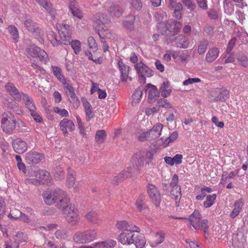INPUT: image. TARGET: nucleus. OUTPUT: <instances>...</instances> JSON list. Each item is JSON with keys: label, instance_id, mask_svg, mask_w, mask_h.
<instances>
[{"label": "nucleus", "instance_id": "nucleus-1", "mask_svg": "<svg viewBox=\"0 0 248 248\" xmlns=\"http://www.w3.org/2000/svg\"><path fill=\"white\" fill-rule=\"evenodd\" d=\"M43 197L46 204L52 205L56 203L58 209L63 208L70 202L66 192L58 188L45 191L43 194Z\"/></svg>", "mask_w": 248, "mask_h": 248}, {"label": "nucleus", "instance_id": "nucleus-2", "mask_svg": "<svg viewBox=\"0 0 248 248\" xmlns=\"http://www.w3.org/2000/svg\"><path fill=\"white\" fill-rule=\"evenodd\" d=\"M67 202L63 208H60L67 222L71 225H76L79 222L80 217L78 209Z\"/></svg>", "mask_w": 248, "mask_h": 248}, {"label": "nucleus", "instance_id": "nucleus-3", "mask_svg": "<svg viewBox=\"0 0 248 248\" xmlns=\"http://www.w3.org/2000/svg\"><path fill=\"white\" fill-rule=\"evenodd\" d=\"M191 224L196 230H203L205 233L208 232V221L201 219V215L198 211L195 210L189 217Z\"/></svg>", "mask_w": 248, "mask_h": 248}, {"label": "nucleus", "instance_id": "nucleus-4", "mask_svg": "<svg viewBox=\"0 0 248 248\" xmlns=\"http://www.w3.org/2000/svg\"><path fill=\"white\" fill-rule=\"evenodd\" d=\"M97 233L95 230H88L84 232H78L73 236V240L76 243H89L96 239Z\"/></svg>", "mask_w": 248, "mask_h": 248}, {"label": "nucleus", "instance_id": "nucleus-5", "mask_svg": "<svg viewBox=\"0 0 248 248\" xmlns=\"http://www.w3.org/2000/svg\"><path fill=\"white\" fill-rule=\"evenodd\" d=\"M1 127L6 133L12 132L16 127V120L10 112H5L1 120Z\"/></svg>", "mask_w": 248, "mask_h": 248}, {"label": "nucleus", "instance_id": "nucleus-6", "mask_svg": "<svg viewBox=\"0 0 248 248\" xmlns=\"http://www.w3.org/2000/svg\"><path fill=\"white\" fill-rule=\"evenodd\" d=\"M26 54L33 58L38 57L40 61L47 62L48 60L46 53L34 45L28 46L26 48Z\"/></svg>", "mask_w": 248, "mask_h": 248}, {"label": "nucleus", "instance_id": "nucleus-7", "mask_svg": "<svg viewBox=\"0 0 248 248\" xmlns=\"http://www.w3.org/2000/svg\"><path fill=\"white\" fill-rule=\"evenodd\" d=\"M31 176L37 178L43 185H50L52 183V179L49 172L44 170H36L31 173Z\"/></svg>", "mask_w": 248, "mask_h": 248}, {"label": "nucleus", "instance_id": "nucleus-8", "mask_svg": "<svg viewBox=\"0 0 248 248\" xmlns=\"http://www.w3.org/2000/svg\"><path fill=\"white\" fill-rule=\"evenodd\" d=\"M147 193L154 204L156 207L160 205L161 198L158 188L154 185L149 184L147 186Z\"/></svg>", "mask_w": 248, "mask_h": 248}, {"label": "nucleus", "instance_id": "nucleus-9", "mask_svg": "<svg viewBox=\"0 0 248 248\" xmlns=\"http://www.w3.org/2000/svg\"><path fill=\"white\" fill-rule=\"evenodd\" d=\"M69 26L64 25L59 31V36L61 38L60 45H68L71 41L72 31L70 29Z\"/></svg>", "mask_w": 248, "mask_h": 248}, {"label": "nucleus", "instance_id": "nucleus-10", "mask_svg": "<svg viewBox=\"0 0 248 248\" xmlns=\"http://www.w3.org/2000/svg\"><path fill=\"white\" fill-rule=\"evenodd\" d=\"M145 91L148 95V100L150 103L155 102L159 97V92L157 88L152 84H148L145 86Z\"/></svg>", "mask_w": 248, "mask_h": 248}, {"label": "nucleus", "instance_id": "nucleus-11", "mask_svg": "<svg viewBox=\"0 0 248 248\" xmlns=\"http://www.w3.org/2000/svg\"><path fill=\"white\" fill-rule=\"evenodd\" d=\"M6 92L15 101L19 102L21 100L22 92L20 93L15 85L11 82H8L5 85Z\"/></svg>", "mask_w": 248, "mask_h": 248}, {"label": "nucleus", "instance_id": "nucleus-12", "mask_svg": "<svg viewBox=\"0 0 248 248\" xmlns=\"http://www.w3.org/2000/svg\"><path fill=\"white\" fill-rule=\"evenodd\" d=\"M44 158L42 154L35 151H30L28 152L25 157V160L29 164H37Z\"/></svg>", "mask_w": 248, "mask_h": 248}, {"label": "nucleus", "instance_id": "nucleus-13", "mask_svg": "<svg viewBox=\"0 0 248 248\" xmlns=\"http://www.w3.org/2000/svg\"><path fill=\"white\" fill-rule=\"evenodd\" d=\"M24 25L26 29L35 36H38L41 31L38 24L33 21L31 19H27L24 22Z\"/></svg>", "mask_w": 248, "mask_h": 248}, {"label": "nucleus", "instance_id": "nucleus-14", "mask_svg": "<svg viewBox=\"0 0 248 248\" xmlns=\"http://www.w3.org/2000/svg\"><path fill=\"white\" fill-rule=\"evenodd\" d=\"M59 125L61 130L62 131L65 136H67L68 135V130L70 131H73L75 129V126L73 122L68 119H64L62 120Z\"/></svg>", "mask_w": 248, "mask_h": 248}, {"label": "nucleus", "instance_id": "nucleus-15", "mask_svg": "<svg viewBox=\"0 0 248 248\" xmlns=\"http://www.w3.org/2000/svg\"><path fill=\"white\" fill-rule=\"evenodd\" d=\"M12 146L14 151L19 154H23L28 149L26 142L20 139L14 140L12 142Z\"/></svg>", "mask_w": 248, "mask_h": 248}, {"label": "nucleus", "instance_id": "nucleus-16", "mask_svg": "<svg viewBox=\"0 0 248 248\" xmlns=\"http://www.w3.org/2000/svg\"><path fill=\"white\" fill-rule=\"evenodd\" d=\"M108 12L113 18H116L120 17L122 15L124 10L120 5L114 4L108 7Z\"/></svg>", "mask_w": 248, "mask_h": 248}, {"label": "nucleus", "instance_id": "nucleus-17", "mask_svg": "<svg viewBox=\"0 0 248 248\" xmlns=\"http://www.w3.org/2000/svg\"><path fill=\"white\" fill-rule=\"evenodd\" d=\"M133 232H123L119 236V241L123 245H129L133 243V240L132 238L134 237H137L138 234H132Z\"/></svg>", "mask_w": 248, "mask_h": 248}, {"label": "nucleus", "instance_id": "nucleus-18", "mask_svg": "<svg viewBox=\"0 0 248 248\" xmlns=\"http://www.w3.org/2000/svg\"><path fill=\"white\" fill-rule=\"evenodd\" d=\"M116 226L118 230H122L124 232H133L139 229L137 226L129 224L125 220L117 221Z\"/></svg>", "mask_w": 248, "mask_h": 248}, {"label": "nucleus", "instance_id": "nucleus-19", "mask_svg": "<svg viewBox=\"0 0 248 248\" xmlns=\"http://www.w3.org/2000/svg\"><path fill=\"white\" fill-rule=\"evenodd\" d=\"M181 27L182 25L180 22L173 19H169L167 21V30L173 34H177Z\"/></svg>", "mask_w": 248, "mask_h": 248}, {"label": "nucleus", "instance_id": "nucleus-20", "mask_svg": "<svg viewBox=\"0 0 248 248\" xmlns=\"http://www.w3.org/2000/svg\"><path fill=\"white\" fill-rule=\"evenodd\" d=\"M40 6L43 7L46 11L52 17H55V10L49 0H35Z\"/></svg>", "mask_w": 248, "mask_h": 248}, {"label": "nucleus", "instance_id": "nucleus-21", "mask_svg": "<svg viewBox=\"0 0 248 248\" xmlns=\"http://www.w3.org/2000/svg\"><path fill=\"white\" fill-rule=\"evenodd\" d=\"M164 126L160 123H157L149 130L151 140H155L160 137Z\"/></svg>", "mask_w": 248, "mask_h": 248}, {"label": "nucleus", "instance_id": "nucleus-22", "mask_svg": "<svg viewBox=\"0 0 248 248\" xmlns=\"http://www.w3.org/2000/svg\"><path fill=\"white\" fill-rule=\"evenodd\" d=\"M21 100L25 103L26 108L30 111H32L33 110H36L35 103L32 99L29 96L28 94L22 92Z\"/></svg>", "mask_w": 248, "mask_h": 248}, {"label": "nucleus", "instance_id": "nucleus-23", "mask_svg": "<svg viewBox=\"0 0 248 248\" xmlns=\"http://www.w3.org/2000/svg\"><path fill=\"white\" fill-rule=\"evenodd\" d=\"M219 52V49L217 47L210 48L206 55L205 61L208 63L213 62L218 57Z\"/></svg>", "mask_w": 248, "mask_h": 248}, {"label": "nucleus", "instance_id": "nucleus-24", "mask_svg": "<svg viewBox=\"0 0 248 248\" xmlns=\"http://www.w3.org/2000/svg\"><path fill=\"white\" fill-rule=\"evenodd\" d=\"M118 64L121 72L122 80L126 81L129 79L131 81L132 78L128 76L129 67L121 62H118Z\"/></svg>", "mask_w": 248, "mask_h": 248}, {"label": "nucleus", "instance_id": "nucleus-25", "mask_svg": "<svg viewBox=\"0 0 248 248\" xmlns=\"http://www.w3.org/2000/svg\"><path fill=\"white\" fill-rule=\"evenodd\" d=\"M243 205L244 202L242 199H239L234 202V208L230 214L231 218L234 219L239 214Z\"/></svg>", "mask_w": 248, "mask_h": 248}, {"label": "nucleus", "instance_id": "nucleus-26", "mask_svg": "<svg viewBox=\"0 0 248 248\" xmlns=\"http://www.w3.org/2000/svg\"><path fill=\"white\" fill-rule=\"evenodd\" d=\"M152 75L153 71L140 62V83H145V77H149Z\"/></svg>", "mask_w": 248, "mask_h": 248}, {"label": "nucleus", "instance_id": "nucleus-27", "mask_svg": "<svg viewBox=\"0 0 248 248\" xmlns=\"http://www.w3.org/2000/svg\"><path fill=\"white\" fill-rule=\"evenodd\" d=\"M82 102L86 113V120L90 121L94 117L93 108L89 102L86 99H83Z\"/></svg>", "mask_w": 248, "mask_h": 248}, {"label": "nucleus", "instance_id": "nucleus-28", "mask_svg": "<svg viewBox=\"0 0 248 248\" xmlns=\"http://www.w3.org/2000/svg\"><path fill=\"white\" fill-rule=\"evenodd\" d=\"M160 91L161 95L163 97H167L171 92V89L170 87V83L168 81L163 82L160 87Z\"/></svg>", "mask_w": 248, "mask_h": 248}, {"label": "nucleus", "instance_id": "nucleus-29", "mask_svg": "<svg viewBox=\"0 0 248 248\" xmlns=\"http://www.w3.org/2000/svg\"><path fill=\"white\" fill-rule=\"evenodd\" d=\"M171 195L175 201L176 205L178 206L182 196L181 187L180 186H177L176 187H171Z\"/></svg>", "mask_w": 248, "mask_h": 248}, {"label": "nucleus", "instance_id": "nucleus-30", "mask_svg": "<svg viewBox=\"0 0 248 248\" xmlns=\"http://www.w3.org/2000/svg\"><path fill=\"white\" fill-rule=\"evenodd\" d=\"M108 20L107 18L103 17V14H99L96 17V19L94 21V25H96L98 28V30L104 29V25L108 22Z\"/></svg>", "mask_w": 248, "mask_h": 248}, {"label": "nucleus", "instance_id": "nucleus-31", "mask_svg": "<svg viewBox=\"0 0 248 248\" xmlns=\"http://www.w3.org/2000/svg\"><path fill=\"white\" fill-rule=\"evenodd\" d=\"M47 36L53 46H57L60 45V40L58 39L56 33L53 31H48Z\"/></svg>", "mask_w": 248, "mask_h": 248}, {"label": "nucleus", "instance_id": "nucleus-32", "mask_svg": "<svg viewBox=\"0 0 248 248\" xmlns=\"http://www.w3.org/2000/svg\"><path fill=\"white\" fill-rule=\"evenodd\" d=\"M51 69L53 75L57 78L62 82H65V78L62 74V71L61 68L56 66H52Z\"/></svg>", "mask_w": 248, "mask_h": 248}, {"label": "nucleus", "instance_id": "nucleus-33", "mask_svg": "<svg viewBox=\"0 0 248 248\" xmlns=\"http://www.w3.org/2000/svg\"><path fill=\"white\" fill-rule=\"evenodd\" d=\"M216 198L217 195L216 194L207 195L206 200L203 202V206L205 208L211 207L215 203Z\"/></svg>", "mask_w": 248, "mask_h": 248}, {"label": "nucleus", "instance_id": "nucleus-34", "mask_svg": "<svg viewBox=\"0 0 248 248\" xmlns=\"http://www.w3.org/2000/svg\"><path fill=\"white\" fill-rule=\"evenodd\" d=\"M107 137L106 132L104 130H99L96 132L95 140L98 143H102Z\"/></svg>", "mask_w": 248, "mask_h": 248}, {"label": "nucleus", "instance_id": "nucleus-35", "mask_svg": "<svg viewBox=\"0 0 248 248\" xmlns=\"http://www.w3.org/2000/svg\"><path fill=\"white\" fill-rule=\"evenodd\" d=\"M75 182V171L69 168L68 170V174H67V186L69 188L72 187Z\"/></svg>", "mask_w": 248, "mask_h": 248}, {"label": "nucleus", "instance_id": "nucleus-36", "mask_svg": "<svg viewBox=\"0 0 248 248\" xmlns=\"http://www.w3.org/2000/svg\"><path fill=\"white\" fill-rule=\"evenodd\" d=\"M177 47L180 48H186L187 44L186 43V39L182 35L177 36L175 40Z\"/></svg>", "mask_w": 248, "mask_h": 248}, {"label": "nucleus", "instance_id": "nucleus-37", "mask_svg": "<svg viewBox=\"0 0 248 248\" xmlns=\"http://www.w3.org/2000/svg\"><path fill=\"white\" fill-rule=\"evenodd\" d=\"M87 220L93 224H97L99 223L100 219L95 212H90L86 215Z\"/></svg>", "mask_w": 248, "mask_h": 248}, {"label": "nucleus", "instance_id": "nucleus-38", "mask_svg": "<svg viewBox=\"0 0 248 248\" xmlns=\"http://www.w3.org/2000/svg\"><path fill=\"white\" fill-rule=\"evenodd\" d=\"M237 59L239 64L244 67H248V58L243 53H239L237 56Z\"/></svg>", "mask_w": 248, "mask_h": 248}, {"label": "nucleus", "instance_id": "nucleus-39", "mask_svg": "<svg viewBox=\"0 0 248 248\" xmlns=\"http://www.w3.org/2000/svg\"><path fill=\"white\" fill-rule=\"evenodd\" d=\"M70 96L69 101L73 104L75 108H78L80 105V101L75 93V91L67 95Z\"/></svg>", "mask_w": 248, "mask_h": 248}, {"label": "nucleus", "instance_id": "nucleus-40", "mask_svg": "<svg viewBox=\"0 0 248 248\" xmlns=\"http://www.w3.org/2000/svg\"><path fill=\"white\" fill-rule=\"evenodd\" d=\"M70 96L69 101L73 104L75 108H78L80 105V101L75 93V91L67 95Z\"/></svg>", "mask_w": 248, "mask_h": 248}, {"label": "nucleus", "instance_id": "nucleus-41", "mask_svg": "<svg viewBox=\"0 0 248 248\" xmlns=\"http://www.w3.org/2000/svg\"><path fill=\"white\" fill-rule=\"evenodd\" d=\"M69 44L71 45L76 54H78L81 51V43L78 40H72Z\"/></svg>", "mask_w": 248, "mask_h": 248}, {"label": "nucleus", "instance_id": "nucleus-42", "mask_svg": "<svg viewBox=\"0 0 248 248\" xmlns=\"http://www.w3.org/2000/svg\"><path fill=\"white\" fill-rule=\"evenodd\" d=\"M208 44L209 42L206 40H202L200 42L198 47V52L199 55H202L204 53Z\"/></svg>", "mask_w": 248, "mask_h": 248}, {"label": "nucleus", "instance_id": "nucleus-43", "mask_svg": "<svg viewBox=\"0 0 248 248\" xmlns=\"http://www.w3.org/2000/svg\"><path fill=\"white\" fill-rule=\"evenodd\" d=\"M70 10L74 16H76L79 19L83 17V15L81 11L72 3H70L69 6Z\"/></svg>", "mask_w": 248, "mask_h": 248}, {"label": "nucleus", "instance_id": "nucleus-44", "mask_svg": "<svg viewBox=\"0 0 248 248\" xmlns=\"http://www.w3.org/2000/svg\"><path fill=\"white\" fill-rule=\"evenodd\" d=\"M9 32L14 40L19 38L18 32L17 28L14 25H10L8 27Z\"/></svg>", "mask_w": 248, "mask_h": 248}, {"label": "nucleus", "instance_id": "nucleus-45", "mask_svg": "<svg viewBox=\"0 0 248 248\" xmlns=\"http://www.w3.org/2000/svg\"><path fill=\"white\" fill-rule=\"evenodd\" d=\"M140 93L139 88H137L132 96L131 104L133 106H138L140 102Z\"/></svg>", "mask_w": 248, "mask_h": 248}, {"label": "nucleus", "instance_id": "nucleus-46", "mask_svg": "<svg viewBox=\"0 0 248 248\" xmlns=\"http://www.w3.org/2000/svg\"><path fill=\"white\" fill-rule=\"evenodd\" d=\"M183 6L180 2H178L177 4L174 8L173 14L174 16L178 19H180L182 16V11Z\"/></svg>", "mask_w": 248, "mask_h": 248}, {"label": "nucleus", "instance_id": "nucleus-47", "mask_svg": "<svg viewBox=\"0 0 248 248\" xmlns=\"http://www.w3.org/2000/svg\"><path fill=\"white\" fill-rule=\"evenodd\" d=\"M15 241L18 243H26L27 241L28 237L27 235L22 232H18L16 235Z\"/></svg>", "mask_w": 248, "mask_h": 248}, {"label": "nucleus", "instance_id": "nucleus-48", "mask_svg": "<svg viewBox=\"0 0 248 248\" xmlns=\"http://www.w3.org/2000/svg\"><path fill=\"white\" fill-rule=\"evenodd\" d=\"M157 104L159 107L164 108H172V105L167 100L164 98L160 99L158 101Z\"/></svg>", "mask_w": 248, "mask_h": 248}, {"label": "nucleus", "instance_id": "nucleus-49", "mask_svg": "<svg viewBox=\"0 0 248 248\" xmlns=\"http://www.w3.org/2000/svg\"><path fill=\"white\" fill-rule=\"evenodd\" d=\"M165 238V234L162 232H157L154 237V241L156 244H160L163 242Z\"/></svg>", "mask_w": 248, "mask_h": 248}, {"label": "nucleus", "instance_id": "nucleus-50", "mask_svg": "<svg viewBox=\"0 0 248 248\" xmlns=\"http://www.w3.org/2000/svg\"><path fill=\"white\" fill-rule=\"evenodd\" d=\"M131 172L132 169L130 167L127 168L119 174V177L124 180L131 176Z\"/></svg>", "mask_w": 248, "mask_h": 248}, {"label": "nucleus", "instance_id": "nucleus-51", "mask_svg": "<svg viewBox=\"0 0 248 248\" xmlns=\"http://www.w3.org/2000/svg\"><path fill=\"white\" fill-rule=\"evenodd\" d=\"M21 213H22L19 210L16 208H13L11 210L8 217H10L15 219H19Z\"/></svg>", "mask_w": 248, "mask_h": 248}, {"label": "nucleus", "instance_id": "nucleus-52", "mask_svg": "<svg viewBox=\"0 0 248 248\" xmlns=\"http://www.w3.org/2000/svg\"><path fill=\"white\" fill-rule=\"evenodd\" d=\"M62 83L63 88L66 95L71 93L75 91L72 85L69 83H67L65 79V82H62Z\"/></svg>", "mask_w": 248, "mask_h": 248}, {"label": "nucleus", "instance_id": "nucleus-53", "mask_svg": "<svg viewBox=\"0 0 248 248\" xmlns=\"http://www.w3.org/2000/svg\"><path fill=\"white\" fill-rule=\"evenodd\" d=\"M157 30L161 34H164L166 33L167 30V22L166 23L164 22H159L157 25Z\"/></svg>", "mask_w": 248, "mask_h": 248}, {"label": "nucleus", "instance_id": "nucleus-54", "mask_svg": "<svg viewBox=\"0 0 248 248\" xmlns=\"http://www.w3.org/2000/svg\"><path fill=\"white\" fill-rule=\"evenodd\" d=\"M219 96V100L221 102H225L230 97L229 91L226 89H224L220 92Z\"/></svg>", "mask_w": 248, "mask_h": 248}, {"label": "nucleus", "instance_id": "nucleus-55", "mask_svg": "<svg viewBox=\"0 0 248 248\" xmlns=\"http://www.w3.org/2000/svg\"><path fill=\"white\" fill-rule=\"evenodd\" d=\"M201 79L198 78H189L187 79L184 80L183 84L185 86H187L194 83H199L201 82Z\"/></svg>", "mask_w": 248, "mask_h": 248}, {"label": "nucleus", "instance_id": "nucleus-56", "mask_svg": "<svg viewBox=\"0 0 248 248\" xmlns=\"http://www.w3.org/2000/svg\"><path fill=\"white\" fill-rule=\"evenodd\" d=\"M5 212V203L4 200L0 197V218H2Z\"/></svg>", "mask_w": 248, "mask_h": 248}, {"label": "nucleus", "instance_id": "nucleus-57", "mask_svg": "<svg viewBox=\"0 0 248 248\" xmlns=\"http://www.w3.org/2000/svg\"><path fill=\"white\" fill-rule=\"evenodd\" d=\"M116 244L115 241L113 240H108L103 241V248H112Z\"/></svg>", "mask_w": 248, "mask_h": 248}, {"label": "nucleus", "instance_id": "nucleus-58", "mask_svg": "<svg viewBox=\"0 0 248 248\" xmlns=\"http://www.w3.org/2000/svg\"><path fill=\"white\" fill-rule=\"evenodd\" d=\"M88 43L90 48L96 50L97 46L93 37L90 36L88 38Z\"/></svg>", "mask_w": 248, "mask_h": 248}, {"label": "nucleus", "instance_id": "nucleus-59", "mask_svg": "<svg viewBox=\"0 0 248 248\" xmlns=\"http://www.w3.org/2000/svg\"><path fill=\"white\" fill-rule=\"evenodd\" d=\"M139 156V155L138 154H135L132 159V163L133 164L135 169L137 170L139 169L140 161L138 158Z\"/></svg>", "mask_w": 248, "mask_h": 248}, {"label": "nucleus", "instance_id": "nucleus-60", "mask_svg": "<svg viewBox=\"0 0 248 248\" xmlns=\"http://www.w3.org/2000/svg\"><path fill=\"white\" fill-rule=\"evenodd\" d=\"M179 181L178 176L176 174H174L171 179V180L170 183V186L171 187H176L177 186H180L178 185Z\"/></svg>", "mask_w": 248, "mask_h": 248}, {"label": "nucleus", "instance_id": "nucleus-61", "mask_svg": "<svg viewBox=\"0 0 248 248\" xmlns=\"http://www.w3.org/2000/svg\"><path fill=\"white\" fill-rule=\"evenodd\" d=\"M236 39L235 37L232 38L229 42L227 48L226 49V52L227 53H230L235 43Z\"/></svg>", "mask_w": 248, "mask_h": 248}, {"label": "nucleus", "instance_id": "nucleus-62", "mask_svg": "<svg viewBox=\"0 0 248 248\" xmlns=\"http://www.w3.org/2000/svg\"><path fill=\"white\" fill-rule=\"evenodd\" d=\"M17 103L12 98H9L6 100V102L5 103V106L10 108V109H13L16 106Z\"/></svg>", "mask_w": 248, "mask_h": 248}, {"label": "nucleus", "instance_id": "nucleus-63", "mask_svg": "<svg viewBox=\"0 0 248 248\" xmlns=\"http://www.w3.org/2000/svg\"><path fill=\"white\" fill-rule=\"evenodd\" d=\"M55 236L59 239H62V238H64L66 237V233L65 231L64 230H57L55 232Z\"/></svg>", "mask_w": 248, "mask_h": 248}, {"label": "nucleus", "instance_id": "nucleus-64", "mask_svg": "<svg viewBox=\"0 0 248 248\" xmlns=\"http://www.w3.org/2000/svg\"><path fill=\"white\" fill-rule=\"evenodd\" d=\"M182 2L190 10H193L195 8V5L191 0H183Z\"/></svg>", "mask_w": 248, "mask_h": 248}]
</instances>
